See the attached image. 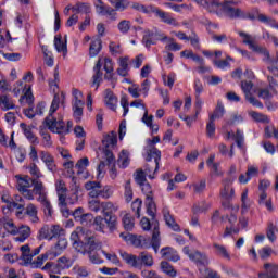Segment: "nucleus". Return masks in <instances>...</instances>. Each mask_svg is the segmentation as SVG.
<instances>
[{"label": "nucleus", "mask_w": 278, "mask_h": 278, "mask_svg": "<svg viewBox=\"0 0 278 278\" xmlns=\"http://www.w3.org/2000/svg\"><path fill=\"white\" fill-rule=\"evenodd\" d=\"M71 241L73 248L78 251V253H90L97 249V243L94 242V236L92 231L84 228H77L71 235Z\"/></svg>", "instance_id": "nucleus-1"}, {"label": "nucleus", "mask_w": 278, "mask_h": 278, "mask_svg": "<svg viewBox=\"0 0 278 278\" xmlns=\"http://www.w3.org/2000/svg\"><path fill=\"white\" fill-rule=\"evenodd\" d=\"M60 108V96L55 94L50 110H49V115L45 118V125L48 127L52 134H59L61 136H66L68 134V128H66V123H64V119L62 118H55L53 114L58 112Z\"/></svg>", "instance_id": "nucleus-2"}, {"label": "nucleus", "mask_w": 278, "mask_h": 278, "mask_svg": "<svg viewBox=\"0 0 278 278\" xmlns=\"http://www.w3.org/2000/svg\"><path fill=\"white\" fill-rule=\"evenodd\" d=\"M182 253L188 255L191 262L197 265L200 278H210V262L207 261V254H203L199 250L190 251V247H185Z\"/></svg>", "instance_id": "nucleus-3"}, {"label": "nucleus", "mask_w": 278, "mask_h": 278, "mask_svg": "<svg viewBox=\"0 0 278 278\" xmlns=\"http://www.w3.org/2000/svg\"><path fill=\"white\" fill-rule=\"evenodd\" d=\"M119 255L128 266H131V268H141L142 265L151 268V266L154 264L153 255H151L149 252H141L139 256H136L121 250Z\"/></svg>", "instance_id": "nucleus-4"}, {"label": "nucleus", "mask_w": 278, "mask_h": 278, "mask_svg": "<svg viewBox=\"0 0 278 278\" xmlns=\"http://www.w3.org/2000/svg\"><path fill=\"white\" fill-rule=\"evenodd\" d=\"M17 190L21 192L22 197L27 201H34L36 198V181H42L40 179H31V177L25 175L15 176Z\"/></svg>", "instance_id": "nucleus-5"}, {"label": "nucleus", "mask_w": 278, "mask_h": 278, "mask_svg": "<svg viewBox=\"0 0 278 278\" xmlns=\"http://www.w3.org/2000/svg\"><path fill=\"white\" fill-rule=\"evenodd\" d=\"M85 190H87L90 199H110L114 191L111 186H102L100 181H87L85 184Z\"/></svg>", "instance_id": "nucleus-6"}, {"label": "nucleus", "mask_w": 278, "mask_h": 278, "mask_svg": "<svg viewBox=\"0 0 278 278\" xmlns=\"http://www.w3.org/2000/svg\"><path fill=\"white\" fill-rule=\"evenodd\" d=\"M35 192L37 197L38 203H40L43 213L46 216H53V205H51V201H49V197L47 195V187L42 181L35 182Z\"/></svg>", "instance_id": "nucleus-7"}, {"label": "nucleus", "mask_w": 278, "mask_h": 278, "mask_svg": "<svg viewBox=\"0 0 278 278\" xmlns=\"http://www.w3.org/2000/svg\"><path fill=\"white\" fill-rule=\"evenodd\" d=\"M140 186L143 194H146L147 214L150 215L151 218H155V212L157 207L155 206V201H153V190L151 189V185L146 181Z\"/></svg>", "instance_id": "nucleus-8"}, {"label": "nucleus", "mask_w": 278, "mask_h": 278, "mask_svg": "<svg viewBox=\"0 0 278 278\" xmlns=\"http://www.w3.org/2000/svg\"><path fill=\"white\" fill-rule=\"evenodd\" d=\"M94 5L98 14L109 16L110 21H116L118 13H116L117 11L115 8L104 4L103 0H97Z\"/></svg>", "instance_id": "nucleus-9"}, {"label": "nucleus", "mask_w": 278, "mask_h": 278, "mask_svg": "<svg viewBox=\"0 0 278 278\" xmlns=\"http://www.w3.org/2000/svg\"><path fill=\"white\" fill-rule=\"evenodd\" d=\"M233 181H236V177L226 178L223 181L224 188L220 190V197L224 201H233L236 197V189H233Z\"/></svg>", "instance_id": "nucleus-10"}, {"label": "nucleus", "mask_w": 278, "mask_h": 278, "mask_svg": "<svg viewBox=\"0 0 278 278\" xmlns=\"http://www.w3.org/2000/svg\"><path fill=\"white\" fill-rule=\"evenodd\" d=\"M152 14H155L157 18L162 21V23H166V25H173L174 27H179V22L175 17H172L170 13L163 11L157 7H153Z\"/></svg>", "instance_id": "nucleus-11"}, {"label": "nucleus", "mask_w": 278, "mask_h": 278, "mask_svg": "<svg viewBox=\"0 0 278 278\" xmlns=\"http://www.w3.org/2000/svg\"><path fill=\"white\" fill-rule=\"evenodd\" d=\"M233 5H238L236 1H225L224 14L228 18H242L243 11L240 8H236Z\"/></svg>", "instance_id": "nucleus-12"}, {"label": "nucleus", "mask_w": 278, "mask_h": 278, "mask_svg": "<svg viewBox=\"0 0 278 278\" xmlns=\"http://www.w3.org/2000/svg\"><path fill=\"white\" fill-rule=\"evenodd\" d=\"M241 18L243 21L257 20V21H260V23H266V21H268V16L264 13H261L258 8H253L249 12L243 11Z\"/></svg>", "instance_id": "nucleus-13"}, {"label": "nucleus", "mask_w": 278, "mask_h": 278, "mask_svg": "<svg viewBox=\"0 0 278 278\" xmlns=\"http://www.w3.org/2000/svg\"><path fill=\"white\" fill-rule=\"evenodd\" d=\"M98 60H101V68L103 67L105 71L104 79L110 81L114 78V62L108 56L99 58Z\"/></svg>", "instance_id": "nucleus-14"}, {"label": "nucleus", "mask_w": 278, "mask_h": 278, "mask_svg": "<svg viewBox=\"0 0 278 278\" xmlns=\"http://www.w3.org/2000/svg\"><path fill=\"white\" fill-rule=\"evenodd\" d=\"M223 116H225V106L223 105L222 102H218L213 114L211 115L210 136H214V132L216 131V125H214L212 121L223 118Z\"/></svg>", "instance_id": "nucleus-15"}, {"label": "nucleus", "mask_w": 278, "mask_h": 278, "mask_svg": "<svg viewBox=\"0 0 278 278\" xmlns=\"http://www.w3.org/2000/svg\"><path fill=\"white\" fill-rule=\"evenodd\" d=\"M55 190L59 197V205L66 207V192H68L66 182H64V180H56Z\"/></svg>", "instance_id": "nucleus-16"}, {"label": "nucleus", "mask_w": 278, "mask_h": 278, "mask_svg": "<svg viewBox=\"0 0 278 278\" xmlns=\"http://www.w3.org/2000/svg\"><path fill=\"white\" fill-rule=\"evenodd\" d=\"M147 162H151L154 166V172L160 168V160H162V152L157 148L152 147L148 150V155L146 157Z\"/></svg>", "instance_id": "nucleus-17"}, {"label": "nucleus", "mask_w": 278, "mask_h": 278, "mask_svg": "<svg viewBox=\"0 0 278 278\" xmlns=\"http://www.w3.org/2000/svg\"><path fill=\"white\" fill-rule=\"evenodd\" d=\"M24 214L33 225H38V223H40V217H38V206H36V204L28 203L24 208Z\"/></svg>", "instance_id": "nucleus-18"}, {"label": "nucleus", "mask_w": 278, "mask_h": 278, "mask_svg": "<svg viewBox=\"0 0 278 278\" xmlns=\"http://www.w3.org/2000/svg\"><path fill=\"white\" fill-rule=\"evenodd\" d=\"M40 160L47 166L48 170L51 173H55L58 170V166L55 165V159L52 156L51 153L48 151H40L39 152Z\"/></svg>", "instance_id": "nucleus-19"}, {"label": "nucleus", "mask_w": 278, "mask_h": 278, "mask_svg": "<svg viewBox=\"0 0 278 278\" xmlns=\"http://www.w3.org/2000/svg\"><path fill=\"white\" fill-rule=\"evenodd\" d=\"M104 103L109 110L116 112V105H118V97L114 94L111 89H105L104 91Z\"/></svg>", "instance_id": "nucleus-20"}, {"label": "nucleus", "mask_w": 278, "mask_h": 278, "mask_svg": "<svg viewBox=\"0 0 278 278\" xmlns=\"http://www.w3.org/2000/svg\"><path fill=\"white\" fill-rule=\"evenodd\" d=\"M66 247H68V241L64 238L63 235L58 238V242L53 248H51L50 255H52V257H58L59 255H62Z\"/></svg>", "instance_id": "nucleus-21"}, {"label": "nucleus", "mask_w": 278, "mask_h": 278, "mask_svg": "<svg viewBox=\"0 0 278 278\" xmlns=\"http://www.w3.org/2000/svg\"><path fill=\"white\" fill-rule=\"evenodd\" d=\"M15 236H17L14 238L15 242H25V240L29 239V236H31V227L27 225H21L20 227H17Z\"/></svg>", "instance_id": "nucleus-22"}, {"label": "nucleus", "mask_w": 278, "mask_h": 278, "mask_svg": "<svg viewBox=\"0 0 278 278\" xmlns=\"http://www.w3.org/2000/svg\"><path fill=\"white\" fill-rule=\"evenodd\" d=\"M229 225L226 226L224 236H231L232 233H240V226L238 225V216L230 214L228 217Z\"/></svg>", "instance_id": "nucleus-23"}, {"label": "nucleus", "mask_w": 278, "mask_h": 278, "mask_svg": "<svg viewBox=\"0 0 278 278\" xmlns=\"http://www.w3.org/2000/svg\"><path fill=\"white\" fill-rule=\"evenodd\" d=\"M161 255L163 260H167L168 262H179V253L172 247H165L161 249Z\"/></svg>", "instance_id": "nucleus-24"}, {"label": "nucleus", "mask_w": 278, "mask_h": 278, "mask_svg": "<svg viewBox=\"0 0 278 278\" xmlns=\"http://www.w3.org/2000/svg\"><path fill=\"white\" fill-rule=\"evenodd\" d=\"M20 127L27 140L29 141L30 144H40V141L38 140V137L31 131V126H27L25 123H21Z\"/></svg>", "instance_id": "nucleus-25"}, {"label": "nucleus", "mask_w": 278, "mask_h": 278, "mask_svg": "<svg viewBox=\"0 0 278 278\" xmlns=\"http://www.w3.org/2000/svg\"><path fill=\"white\" fill-rule=\"evenodd\" d=\"M163 216L166 225L169 226L173 231H181L179 224L175 222V217L170 215V211H168V208H163Z\"/></svg>", "instance_id": "nucleus-26"}, {"label": "nucleus", "mask_w": 278, "mask_h": 278, "mask_svg": "<svg viewBox=\"0 0 278 278\" xmlns=\"http://www.w3.org/2000/svg\"><path fill=\"white\" fill-rule=\"evenodd\" d=\"M231 138H233L239 149H244V132H242V130L237 129L236 134L228 131L226 135V140H231Z\"/></svg>", "instance_id": "nucleus-27"}, {"label": "nucleus", "mask_w": 278, "mask_h": 278, "mask_svg": "<svg viewBox=\"0 0 278 278\" xmlns=\"http://www.w3.org/2000/svg\"><path fill=\"white\" fill-rule=\"evenodd\" d=\"M210 13L223 16V14H225V2H220V0H211Z\"/></svg>", "instance_id": "nucleus-28"}, {"label": "nucleus", "mask_w": 278, "mask_h": 278, "mask_svg": "<svg viewBox=\"0 0 278 278\" xmlns=\"http://www.w3.org/2000/svg\"><path fill=\"white\" fill-rule=\"evenodd\" d=\"M265 274H260V278H278V265L266 263L264 265Z\"/></svg>", "instance_id": "nucleus-29"}, {"label": "nucleus", "mask_w": 278, "mask_h": 278, "mask_svg": "<svg viewBox=\"0 0 278 278\" xmlns=\"http://www.w3.org/2000/svg\"><path fill=\"white\" fill-rule=\"evenodd\" d=\"M16 104H14V100L8 94L0 96V109L3 112H8V110H14Z\"/></svg>", "instance_id": "nucleus-30"}, {"label": "nucleus", "mask_w": 278, "mask_h": 278, "mask_svg": "<svg viewBox=\"0 0 278 278\" xmlns=\"http://www.w3.org/2000/svg\"><path fill=\"white\" fill-rule=\"evenodd\" d=\"M258 205H265L268 212H275V208L273 207V198L268 199V193H266V191H260Z\"/></svg>", "instance_id": "nucleus-31"}, {"label": "nucleus", "mask_w": 278, "mask_h": 278, "mask_svg": "<svg viewBox=\"0 0 278 278\" xmlns=\"http://www.w3.org/2000/svg\"><path fill=\"white\" fill-rule=\"evenodd\" d=\"M94 75L92 76V84L99 88L101 86V81H103V72H101V60H98L93 67Z\"/></svg>", "instance_id": "nucleus-32"}, {"label": "nucleus", "mask_w": 278, "mask_h": 278, "mask_svg": "<svg viewBox=\"0 0 278 278\" xmlns=\"http://www.w3.org/2000/svg\"><path fill=\"white\" fill-rule=\"evenodd\" d=\"M117 142L118 138L116 136V132L114 131L103 136L102 144L104 149H110V147H116Z\"/></svg>", "instance_id": "nucleus-33"}, {"label": "nucleus", "mask_w": 278, "mask_h": 278, "mask_svg": "<svg viewBox=\"0 0 278 278\" xmlns=\"http://www.w3.org/2000/svg\"><path fill=\"white\" fill-rule=\"evenodd\" d=\"M119 238H123L127 244H131L132 247H140L142 244V240H140L138 236L131 235L129 232H122Z\"/></svg>", "instance_id": "nucleus-34"}, {"label": "nucleus", "mask_w": 278, "mask_h": 278, "mask_svg": "<svg viewBox=\"0 0 278 278\" xmlns=\"http://www.w3.org/2000/svg\"><path fill=\"white\" fill-rule=\"evenodd\" d=\"M213 251L217 257H223L224 260H231V254H229V251H227V248L225 245H220L218 243L213 244Z\"/></svg>", "instance_id": "nucleus-35"}, {"label": "nucleus", "mask_w": 278, "mask_h": 278, "mask_svg": "<svg viewBox=\"0 0 278 278\" xmlns=\"http://www.w3.org/2000/svg\"><path fill=\"white\" fill-rule=\"evenodd\" d=\"M117 75L121 77H127L129 75V58L124 56L119 59V67L117 68Z\"/></svg>", "instance_id": "nucleus-36"}, {"label": "nucleus", "mask_w": 278, "mask_h": 278, "mask_svg": "<svg viewBox=\"0 0 278 278\" xmlns=\"http://www.w3.org/2000/svg\"><path fill=\"white\" fill-rule=\"evenodd\" d=\"M101 49H102L101 38H96V39L91 40V43L89 47L90 58H97V55H99V53H101Z\"/></svg>", "instance_id": "nucleus-37"}, {"label": "nucleus", "mask_w": 278, "mask_h": 278, "mask_svg": "<svg viewBox=\"0 0 278 278\" xmlns=\"http://www.w3.org/2000/svg\"><path fill=\"white\" fill-rule=\"evenodd\" d=\"M202 212H207V206H203V203L193 205V216L191 217V225L193 227L199 226V216L197 214H201Z\"/></svg>", "instance_id": "nucleus-38"}, {"label": "nucleus", "mask_w": 278, "mask_h": 278, "mask_svg": "<svg viewBox=\"0 0 278 278\" xmlns=\"http://www.w3.org/2000/svg\"><path fill=\"white\" fill-rule=\"evenodd\" d=\"M85 104V102H72L74 118L77 121V123H79V121H81V116H84Z\"/></svg>", "instance_id": "nucleus-39"}, {"label": "nucleus", "mask_w": 278, "mask_h": 278, "mask_svg": "<svg viewBox=\"0 0 278 278\" xmlns=\"http://www.w3.org/2000/svg\"><path fill=\"white\" fill-rule=\"evenodd\" d=\"M111 5L117 11V12H125L129 5H131V1L129 0H108Z\"/></svg>", "instance_id": "nucleus-40"}, {"label": "nucleus", "mask_w": 278, "mask_h": 278, "mask_svg": "<svg viewBox=\"0 0 278 278\" xmlns=\"http://www.w3.org/2000/svg\"><path fill=\"white\" fill-rule=\"evenodd\" d=\"M72 273H73V275L76 276V278L90 277V269H88V267L81 266V265H75L72 268Z\"/></svg>", "instance_id": "nucleus-41"}, {"label": "nucleus", "mask_w": 278, "mask_h": 278, "mask_svg": "<svg viewBox=\"0 0 278 278\" xmlns=\"http://www.w3.org/2000/svg\"><path fill=\"white\" fill-rule=\"evenodd\" d=\"M101 207L103 216H110L113 215L114 212H118V205L112 202H102Z\"/></svg>", "instance_id": "nucleus-42"}, {"label": "nucleus", "mask_w": 278, "mask_h": 278, "mask_svg": "<svg viewBox=\"0 0 278 278\" xmlns=\"http://www.w3.org/2000/svg\"><path fill=\"white\" fill-rule=\"evenodd\" d=\"M230 62H233V59L231 56H227L225 60L213 59L214 66H216V68H219L220 71H225V68H230Z\"/></svg>", "instance_id": "nucleus-43"}, {"label": "nucleus", "mask_w": 278, "mask_h": 278, "mask_svg": "<svg viewBox=\"0 0 278 278\" xmlns=\"http://www.w3.org/2000/svg\"><path fill=\"white\" fill-rule=\"evenodd\" d=\"M21 250V257L24 262V264H31L33 254H31V248H29V244H24L20 248Z\"/></svg>", "instance_id": "nucleus-44"}, {"label": "nucleus", "mask_w": 278, "mask_h": 278, "mask_svg": "<svg viewBox=\"0 0 278 278\" xmlns=\"http://www.w3.org/2000/svg\"><path fill=\"white\" fill-rule=\"evenodd\" d=\"M54 47H55L58 53H63L64 55H66V53H68V49L66 48V41L62 40L61 35H56L54 37Z\"/></svg>", "instance_id": "nucleus-45"}, {"label": "nucleus", "mask_w": 278, "mask_h": 278, "mask_svg": "<svg viewBox=\"0 0 278 278\" xmlns=\"http://www.w3.org/2000/svg\"><path fill=\"white\" fill-rule=\"evenodd\" d=\"M129 152L127 150H123L119 153L118 160H117V164L119 166V168H127V166H129Z\"/></svg>", "instance_id": "nucleus-46"}, {"label": "nucleus", "mask_w": 278, "mask_h": 278, "mask_svg": "<svg viewBox=\"0 0 278 278\" xmlns=\"http://www.w3.org/2000/svg\"><path fill=\"white\" fill-rule=\"evenodd\" d=\"M239 36L243 38V45H248L252 51H257V45H255V41L253 40V37L251 35L244 33V31H239Z\"/></svg>", "instance_id": "nucleus-47"}, {"label": "nucleus", "mask_w": 278, "mask_h": 278, "mask_svg": "<svg viewBox=\"0 0 278 278\" xmlns=\"http://www.w3.org/2000/svg\"><path fill=\"white\" fill-rule=\"evenodd\" d=\"M154 7L155 5L153 4L147 7L139 2H134L131 5L132 10H136L137 12H142L143 14H152Z\"/></svg>", "instance_id": "nucleus-48"}, {"label": "nucleus", "mask_w": 278, "mask_h": 278, "mask_svg": "<svg viewBox=\"0 0 278 278\" xmlns=\"http://www.w3.org/2000/svg\"><path fill=\"white\" fill-rule=\"evenodd\" d=\"M161 269L168 277H177V270H175V267H173V265L166 261L161 262Z\"/></svg>", "instance_id": "nucleus-49"}, {"label": "nucleus", "mask_w": 278, "mask_h": 278, "mask_svg": "<svg viewBox=\"0 0 278 278\" xmlns=\"http://www.w3.org/2000/svg\"><path fill=\"white\" fill-rule=\"evenodd\" d=\"M151 244H152L154 252L157 253V251L160 249V227L159 226H154Z\"/></svg>", "instance_id": "nucleus-50"}, {"label": "nucleus", "mask_w": 278, "mask_h": 278, "mask_svg": "<svg viewBox=\"0 0 278 278\" xmlns=\"http://www.w3.org/2000/svg\"><path fill=\"white\" fill-rule=\"evenodd\" d=\"M117 29H118L119 34H123L124 36H126V34H129V31L131 29V21H129V20H122L117 24Z\"/></svg>", "instance_id": "nucleus-51"}, {"label": "nucleus", "mask_w": 278, "mask_h": 278, "mask_svg": "<svg viewBox=\"0 0 278 278\" xmlns=\"http://www.w3.org/2000/svg\"><path fill=\"white\" fill-rule=\"evenodd\" d=\"M102 255L108 260V262H111V264H114V266H122L121 258L116 255L114 252H106L105 250H102Z\"/></svg>", "instance_id": "nucleus-52"}, {"label": "nucleus", "mask_w": 278, "mask_h": 278, "mask_svg": "<svg viewBox=\"0 0 278 278\" xmlns=\"http://www.w3.org/2000/svg\"><path fill=\"white\" fill-rule=\"evenodd\" d=\"M103 202H101V200H99V198H91V200L88 201V207L91 212H101L102 210V204Z\"/></svg>", "instance_id": "nucleus-53"}, {"label": "nucleus", "mask_w": 278, "mask_h": 278, "mask_svg": "<svg viewBox=\"0 0 278 278\" xmlns=\"http://www.w3.org/2000/svg\"><path fill=\"white\" fill-rule=\"evenodd\" d=\"M50 251H48L46 254H41L37 257L36 261H34L31 264L33 268H42V264L49 260Z\"/></svg>", "instance_id": "nucleus-54"}, {"label": "nucleus", "mask_w": 278, "mask_h": 278, "mask_svg": "<svg viewBox=\"0 0 278 278\" xmlns=\"http://www.w3.org/2000/svg\"><path fill=\"white\" fill-rule=\"evenodd\" d=\"M62 236H64V228L60 225H53L50 227V240H53V238H61Z\"/></svg>", "instance_id": "nucleus-55"}, {"label": "nucleus", "mask_w": 278, "mask_h": 278, "mask_svg": "<svg viewBox=\"0 0 278 278\" xmlns=\"http://www.w3.org/2000/svg\"><path fill=\"white\" fill-rule=\"evenodd\" d=\"M29 174L31 175V179H41V177H45V175H42V172H40V168L38 167V165H36V163H31L28 167Z\"/></svg>", "instance_id": "nucleus-56"}, {"label": "nucleus", "mask_w": 278, "mask_h": 278, "mask_svg": "<svg viewBox=\"0 0 278 278\" xmlns=\"http://www.w3.org/2000/svg\"><path fill=\"white\" fill-rule=\"evenodd\" d=\"M276 231H277V226L273 225V223L269 222L266 229V237L270 242H275L277 240V236H275Z\"/></svg>", "instance_id": "nucleus-57"}, {"label": "nucleus", "mask_w": 278, "mask_h": 278, "mask_svg": "<svg viewBox=\"0 0 278 278\" xmlns=\"http://www.w3.org/2000/svg\"><path fill=\"white\" fill-rule=\"evenodd\" d=\"M105 225H108L109 229H116V225H118L116 215H104Z\"/></svg>", "instance_id": "nucleus-58"}, {"label": "nucleus", "mask_w": 278, "mask_h": 278, "mask_svg": "<svg viewBox=\"0 0 278 278\" xmlns=\"http://www.w3.org/2000/svg\"><path fill=\"white\" fill-rule=\"evenodd\" d=\"M123 225L126 231H131V229H134V226H135L134 217L129 214L124 215Z\"/></svg>", "instance_id": "nucleus-59"}, {"label": "nucleus", "mask_w": 278, "mask_h": 278, "mask_svg": "<svg viewBox=\"0 0 278 278\" xmlns=\"http://www.w3.org/2000/svg\"><path fill=\"white\" fill-rule=\"evenodd\" d=\"M93 225L96 231H105V218L102 216H96Z\"/></svg>", "instance_id": "nucleus-60"}, {"label": "nucleus", "mask_w": 278, "mask_h": 278, "mask_svg": "<svg viewBox=\"0 0 278 278\" xmlns=\"http://www.w3.org/2000/svg\"><path fill=\"white\" fill-rule=\"evenodd\" d=\"M109 49L112 55H123V48H121V43L111 41L109 45Z\"/></svg>", "instance_id": "nucleus-61"}, {"label": "nucleus", "mask_w": 278, "mask_h": 278, "mask_svg": "<svg viewBox=\"0 0 278 278\" xmlns=\"http://www.w3.org/2000/svg\"><path fill=\"white\" fill-rule=\"evenodd\" d=\"M131 210L135 213V216H137V218H140V210H142V200L140 198H137L131 203Z\"/></svg>", "instance_id": "nucleus-62"}, {"label": "nucleus", "mask_w": 278, "mask_h": 278, "mask_svg": "<svg viewBox=\"0 0 278 278\" xmlns=\"http://www.w3.org/2000/svg\"><path fill=\"white\" fill-rule=\"evenodd\" d=\"M73 12H84L85 14H89L90 12V4L88 3H77L76 5L72 7Z\"/></svg>", "instance_id": "nucleus-63"}, {"label": "nucleus", "mask_w": 278, "mask_h": 278, "mask_svg": "<svg viewBox=\"0 0 278 278\" xmlns=\"http://www.w3.org/2000/svg\"><path fill=\"white\" fill-rule=\"evenodd\" d=\"M142 278H162L155 270L143 269L141 270Z\"/></svg>", "instance_id": "nucleus-64"}]
</instances>
